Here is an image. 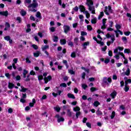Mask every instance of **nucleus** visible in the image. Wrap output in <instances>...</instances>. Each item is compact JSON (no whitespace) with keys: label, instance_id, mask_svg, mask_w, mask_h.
I'll list each match as a JSON object with an SVG mask.
<instances>
[{"label":"nucleus","instance_id":"f257e3e1","mask_svg":"<svg viewBox=\"0 0 131 131\" xmlns=\"http://www.w3.org/2000/svg\"><path fill=\"white\" fill-rule=\"evenodd\" d=\"M33 3L30 4L28 8H32V9H35V8H37L38 7V3H37V1L36 0H33Z\"/></svg>","mask_w":131,"mask_h":131},{"label":"nucleus","instance_id":"f03ea898","mask_svg":"<svg viewBox=\"0 0 131 131\" xmlns=\"http://www.w3.org/2000/svg\"><path fill=\"white\" fill-rule=\"evenodd\" d=\"M87 6L89 7V10L90 11V12H92V14H96V10H95V7L94 6H92V5L91 4H88Z\"/></svg>","mask_w":131,"mask_h":131},{"label":"nucleus","instance_id":"7ed1b4c3","mask_svg":"<svg viewBox=\"0 0 131 131\" xmlns=\"http://www.w3.org/2000/svg\"><path fill=\"white\" fill-rule=\"evenodd\" d=\"M63 29L64 33L67 34V33L70 31V27L68 25H64L63 26Z\"/></svg>","mask_w":131,"mask_h":131},{"label":"nucleus","instance_id":"20e7f679","mask_svg":"<svg viewBox=\"0 0 131 131\" xmlns=\"http://www.w3.org/2000/svg\"><path fill=\"white\" fill-rule=\"evenodd\" d=\"M55 117H56V118L58 119L57 122H58V123H60V122H63V121H64L65 120V119H64V118H60V115L58 114L55 116Z\"/></svg>","mask_w":131,"mask_h":131},{"label":"nucleus","instance_id":"39448f33","mask_svg":"<svg viewBox=\"0 0 131 131\" xmlns=\"http://www.w3.org/2000/svg\"><path fill=\"white\" fill-rule=\"evenodd\" d=\"M44 81L45 83L47 84L49 81H50V80H52V76L49 75L47 77H45L44 78Z\"/></svg>","mask_w":131,"mask_h":131},{"label":"nucleus","instance_id":"423d86ee","mask_svg":"<svg viewBox=\"0 0 131 131\" xmlns=\"http://www.w3.org/2000/svg\"><path fill=\"white\" fill-rule=\"evenodd\" d=\"M1 16H4L5 17H8L9 16V12L8 11H0Z\"/></svg>","mask_w":131,"mask_h":131},{"label":"nucleus","instance_id":"0eeeda50","mask_svg":"<svg viewBox=\"0 0 131 131\" xmlns=\"http://www.w3.org/2000/svg\"><path fill=\"white\" fill-rule=\"evenodd\" d=\"M4 39L7 41H9V43H13V40L11 39V37H10V36H5Z\"/></svg>","mask_w":131,"mask_h":131},{"label":"nucleus","instance_id":"6e6552de","mask_svg":"<svg viewBox=\"0 0 131 131\" xmlns=\"http://www.w3.org/2000/svg\"><path fill=\"white\" fill-rule=\"evenodd\" d=\"M79 9L81 13H85V7L83 5L79 6Z\"/></svg>","mask_w":131,"mask_h":131},{"label":"nucleus","instance_id":"1a4fd4ad","mask_svg":"<svg viewBox=\"0 0 131 131\" xmlns=\"http://www.w3.org/2000/svg\"><path fill=\"white\" fill-rule=\"evenodd\" d=\"M49 49H50V46L49 45H45L41 47L42 51L44 52V53L46 51V50H49Z\"/></svg>","mask_w":131,"mask_h":131},{"label":"nucleus","instance_id":"9d476101","mask_svg":"<svg viewBox=\"0 0 131 131\" xmlns=\"http://www.w3.org/2000/svg\"><path fill=\"white\" fill-rule=\"evenodd\" d=\"M117 95V92L116 91H114L111 94V96L112 99H115V97Z\"/></svg>","mask_w":131,"mask_h":131},{"label":"nucleus","instance_id":"9b49d317","mask_svg":"<svg viewBox=\"0 0 131 131\" xmlns=\"http://www.w3.org/2000/svg\"><path fill=\"white\" fill-rule=\"evenodd\" d=\"M13 88H15V84L13 83L9 82L8 83V88L10 90H12Z\"/></svg>","mask_w":131,"mask_h":131},{"label":"nucleus","instance_id":"f8f14e48","mask_svg":"<svg viewBox=\"0 0 131 131\" xmlns=\"http://www.w3.org/2000/svg\"><path fill=\"white\" fill-rule=\"evenodd\" d=\"M66 39H61L60 40V43L61 46H64V45H66Z\"/></svg>","mask_w":131,"mask_h":131},{"label":"nucleus","instance_id":"ddd939ff","mask_svg":"<svg viewBox=\"0 0 131 131\" xmlns=\"http://www.w3.org/2000/svg\"><path fill=\"white\" fill-rule=\"evenodd\" d=\"M67 113L69 117H72V115L74 114L73 113H72V112L71 111L70 109L67 110Z\"/></svg>","mask_w":131,"mask_h":131},{"label":"nucleus","instance_id":"4468645a","mask_svg":"<svg viewBox=\"0 0 131 131\" xmlns=\"http://www.w3.org/2000/svg\"><path fill=\"white\" fill-rule=\"evenodd\" d=\"M39 55H40V51H36V52L34 53V57L35 58H37V57H39Z\"/></svg>","mask_w":131,"mask_h":131},{"label":"nucleus","instance_id":"2eb2a0df","mask_svg":"<svg viewBox=\"0 0 131 131\" xmlns=\"http://www.w3.org/2000/svg\"><path fill=\"white\" fill-rule=\"evenodd\" d=\"M68 97L70 99H75V96H74V95L71 93L68 94Z\"/></svg>","mask_w":131,"mask_h":131},{"label":"nucleus","instance_id":"dca6fc26","mask_svg":"<svg viewBox=\"0 0 131 131\" xmlns=\"http://www.w3.org/2000/svg\"><path fill=\"white\" fill-rule=\"evenodd\" d=\"M20 88L21 89L20 90V92H22V93H25V92L28 90V89L25 88L23 86H21Z\"/></svg>","mask_w":131,"mask_h":131},{"label":"nucleus","instance_id":"f3484780","mask_svg":"<svg viewBox=\"0 0 131 131\" xmlns=\"http://www.w3.org/2000/svg\"><path fill=\"white\" fill-rule=\"evenodd\" d=\"M86 4L88 5H91V6L94 5V2L92 0H86Z\"/></svg>","mask_w":131,"mask_h":131},{"label":"nucleus","instance_id":"a211bd4d","mask_svg":"<svg viewBox=\"0 0 131 131\" xmlns=\"http://www.w3.org/2000/svg\"><path fill=\"white\" fill-rule=\"evenodd\" d=\"M89 45H90V42L89 41L84 42L83 44V49L85 50V49H86V46H89Z\"/></svg>","mask_w":131,"mask_h":131},{"label":"nucleus","instance_id":"6ab92c4d","mask_svg":"<svg viewBox=\"0 0 131 131\" xmlns=\"http://www.w3.org/2000/svg\"><path fill=\"white\" fill-rule=\"evenodd\" d=\"M74 43L76 46H78V37H75L74 39Z\"/></svg>","mask_w":131,"mask_h":131},{"label":"nucleus","instance_id":"aec40b11","mask_svg":"<svg viewBox=\"0 0 131 131\" xmlns=\"http://www.w3.org/2000/svg\"><path fill=\"white\" fill-rule=\"evenodd\" d=\"M20 14L23 17H24V16L26 15L27 12L23 9L20 11Z\"/></svg>","mask_w":131,"mask_h":131},{"label":"nucleus","instance_id":"412c9836","mask_svg":"<svg viewBox=\"0 0 131 131\" xmlns=\"http://www.w3.org/2000/svg\"><path fill=\"white\" fill-rule=\"evenodd\" d=\"M36 17L39 18V19H41V13L40 12H37Z\"/></svg>","mask_w":131,"mask_h":131},{"label":"nucleus","instance_id":"4be33fe9","mask_svg":"<svg viewBox=\"0 0 131 131\" xmlns=\"http://www.w3.org/2000/svg\"><path fill=\"white\" fill-rule=\"evenodd\" d=\"M68 46H69L71 48H73L74 47L73 45V42L71 41H68Z\"/></svg>","mask_w":131,"mask_h":131},{"label":"nucleus","instance_id":"5701e85b","mask_svg":"<svg viewBox=\"0 0 131 131\" xmlns=\"http://www.w3.org/2000/svg\"><path fill=\"white\" fill-rule=\"evenodd\" d=\"M96 114L98 116L103 115V113L101 111H100V110L99 109L96 112Z\"/></svg>","mask_w":131,"mask_h":131},{"label":"nucleus","instance_id":"b1692460","mask_svg":"<svg viewBox=\"0 0 131 131\" xmlns=\"http://www.w3.org/2000/svg\"><path fill=\"white\" fill-rule=\"evenodd\" d=\"M125 75H127V76H128L129 74H130V70H129V68L127 69V71L126 72H125Z\"/></svg>","mask_w":131,"mask_h":131},{"label":"nucleus","instance_id":"393cba45","mask_svg":"<svg viewBox=\"0 0 131 131\" xmlns=\"http://www.w3.org/2000/svg\"><path fill=\"white\" fill-rule=\"evenodd\" d=\"M92 24H96L97 23V17H94L91 20Z\"/></svg>","mask_w":131,"mask_h":131},{"label":"nucleus","instance_id":"a878e982","mask_svg":"<svg viewBox=\"0 0 131 131\" xmlns=\"http://www.w3.org/2000/svg\"><path fill=\"white\" fill-rule=\"evenodd\" d=\"M84 13L86 15V18H87V19H89V18L91 17V14H90L88 11H85Z\"/></svg>","mask_w":131,"mask_h":131},{"label":"nucleus","instance_id":"bb28decb","mask_svg":"<svg viewBox=\"0 0 131 131\" xmlns=\"http://www.w3.org/2000/svg\"><path fill=\"white\" fill-rule=\"evenodd\" d=\"M107 10H108V7L107 6H105L104 12L106 15H107V16H109V12H108Z\"/></svg>","mask_w":131,"mask_h":131},{"label":"nucleus","instance_id":"cd10ccee","mask_svg":"<svg viewBox=\"0 0 131 131\" xmlns=\"http://www.w3.org/2000/svg\"><path fill=\"white\" fill-rule=\"evenodd\" d=\"M124 91L126 93H127V92H128V91H129V86H125V87L124 88Z\"/></svg>","mask_w":131,"mask_h":131},{"label":"nucleus","instance_id":"c85d7f7f","mask_svg":"<svg viewBox=\"0 0 131 131\" xmlns=\"http://www.w3.org/2000/svg\"><path fill=\"white\" fill-rule=\"evenodd\" d=\"M43 79V76L42 75H40L38 76V80L39 81H40L41 80H42Z\"/></svg>","mask_w":131,"mask_h":131},{"label":"nucleus","instance_id":"c756f323","mask_svg":"<svg viewBox=\"0 0 131 131\" xmlns=\"http://www.w3.org/2000/svg\"><path fill=\"white\" fill-rule=\"evenodd\" d=\"M59 39V37H58L57 36L54 35V39H53V41L54 42H57V41H58V39Z\"/></svg>","mask_w":131,"mask_h":131},{"label":"nucleus","instance_id":"7c9ffc66","mask_svg":"<svg viewBox=\"0 0 131 131\" xmlns=\"http://www.w3.org/2000/svg\"><path fill=\"white\" fill-rule=\"evenodd\" d=\"M93 104H94V106H95V107H98V106H99V105H100V102H99V101H96L94 102Z\"/></svg>","mask_w":131,"mask_h":131},{"label":"nucleus","instance_id":"2f4dec72","mask_svg":"<svg viewBox=\"0 0 131 131\" xmlns=\"http://www.w3.org/2000/svg\"><path fill=\"white\" fill-rule=\"evenodd\" d=\"M62 62H63V64H64L66 65L67 68H69V65H68V63L67 62V60H63Z\"/></svg>","mask_w":131,"mask_h":131},{"label":"nucleus","instance_id":"473e14b6","mask_svg":"<svg viewBox=\"0 0 131 131\" xmlns=\"http://www.w3.org/2000/svg\"><path fill=\"white\" fill-rule=\"evenodd\" d=\"M54 109L56 112H60V110H61V107L59 106L54 107Z\"/></svg>","mask_w":131,"mask_h":131},{"label":"nucleus","instance_id":"72a5a7b5","mask_svg":"<svg viewBox=\"0 0 131 131\" xmlns=\"http://www.w3.org/2000/svg\"><path fill=\"white\" fill-rule=\"evenodd\" d=\"M103 82L104 83H106V84H109V83L107 82V77H105L103 78Z\"/></svg>","mask_w":131,"mask_h":131},{"label":"nucleus","instance_id":"f704fd0d","mask_svg":"<svg viewBox=\"0 0 131 131\" xmlns=\"http://www.w3.org/2000/svg\"><path fill=\"white\" fill-rule=\"evenodd\" d=\"M124 53L126 54H129V53H130V50L128 49H125L124 50Z\"/></svg>","mask_w":131,"mask_h":131},{"label":"nucleus","instance_id":"c9c22d12","mask_svg":"<svg viewBox=\"0 0 131 131\" xmlns=\"http://www.w3.org/2000/svg\"><path fill=\"white\" fill-rule=\"evenodd\" d=\"M115 117V112L113 111L112 113V115L111 116V119H113V118H114Z\"/></svg>","mask_w":131,"mask_h":131},{"label":"nucleus","instance_id":"e433bc0d","mask_svg":"<svg viewBox=\"0 0 131 131\" xmlns=\"http://www.w3.org/2000/svg\"><path fill=\"white\" fill-rule=\"evenodd\" d=\"M49 29L51 32H55V31H56V28L54 27L50 28Z\"/></svg>","mask_w":131,"mask_h":131},{"label":"nucleus","instance_id":"4c0bfd02","mask_svg":"<svg viewBox=\"0 0 131 131\" xmlns=\"http://www.w3.org/2000/svg\"><path fill=\"white\" fill-rule=\"evenodd\" d=\"M87 29L89 31H92V30H93V27H92V26H91V25H88L87 26Z\"/></svg>","mask_w":131,"mask_h":131},{"label":"nucleus","instance_id":"58836bf2","mask_svg":"<svg viewBox=\"0 0 131 131\" xmlns=\"http://www.w3.org/2000/svg\"><path fill=\"white\" fill-rule=\"evenodd\" d=\"M16 21H18V23H21L22 22V19L19 16H18L16 18Z\"/></svg>","mask_w":131,"mask_h":131},{"label":"nucleus","instance_id":"ea45409f","mask_svg":"<svg viewBox=\"0 0 131 131\" xmlns=\"http://www.w3.org/2000/svg\"><path fill=\"white\" fill-rule=\"evenodd\" d=\"M74 111H75L76 112L77 111H80V108L79 106H76V107H74Z\"/></svg>","mask_w":131,"mask_h":131},{"label":"nucleus","instance_id":"a19ab883","mask_svg":"<svg viewBox=\"0 0 131 131\" xmlns=\"http://www.w3.org/2000/svg\"><path fill=\"white\" fill-rule=\"evenodd\" d=\"M32 47L33 48H34V50H37L38 49V46L35 44L32 45Z\"/></svg>","mask_w":131,"mask_h":131},{"label":"nucleus","instance_id":"79ce46f5","mask_svg":"<svg viewBox=\"0 0 131 131\" xmlns=\"http://www.w3.org/2000/svg\"><path fill=\"white\" fill-rule=\"evenodd\" d=\"M60 86L62 88H67V84L65 83H62L60 84Z\"/></svg>","mask_w":131,"mask_h":131},{"label":"nucleus","instance_id":"37998d69","mask_svg":"<svg viewBox=\"0 0 131 131\" xmlns=\"http://www.w3.org/2000/svg\"><path fill=\"white\" fill-rule=\"evenodd\" d=\"M20 103L24 104V103H26V100H25V99H24V98H21L20 99Z\"/></svg>","mask_w":131,"mask_h":131},{"label":"nucleus","instance_id":"c03bdc74","mask_svg":"<svg viewBox=\"0 0 131 131\" xmlns=\"http://www.w3.org/2000/svg\"><path fill=\"white\" fill-rule=\"evenodd\" d=\"M71 57L72 58H76V53H75V52L72 53V54H71Z\"/></svg>","mask_w":131,"mask_h":131},{"label":"nucleus","instance_id":"a18cd8bd","mask_svg":"<svg viewBox=\"0 0 131 131\" xmlns=\"http://www.w3.org/2000/svg\"><path fill=\"white\" fill-rule=\"evenodd\" d=\"M90 91H91V92H92V93H93V92H95V91H97V88H96L95 87H92L90 89Z\"/></svg>","mask_w":131,"mask_h":131},{"label":"nucleus","instance_id":"49530a36","mask_svg":"<svg viewBox=\"0 0 131 131\" xmlns=\"http://www.w3.org/2000/svg\"><path fill=\"white\" fill-rule=\"evenodd\" d=\"M81 36H84V35H88V33L84 31L81 32Z\"/></svg>","mask_w":131,"mask_h":131},{"label":"nucleus","instance_id":"de8ad7c7","mask_svg":"<svg viewBox=\"0 0 131 131\" xmlns=\"http://www.w3.org/2000/svg\"><path fill=\"white\" fill-rule=\"evenodd\" d=\"M115 27L116 29H117L118 30H119V29L121 28V26H120V25H119V24H116Z\"/></svg>","mask_w":131,"mask_h":131},{"label":"nucleus","instance_id":"09e8293b","mask_svg":"<svg viewBox=\"0 0 131 131\" xmlns=\"http://www.w3.org/2000/svg\"><path fill=\"white\" fill-rule=\"evenodd\" d=\"M112 41L111 42L112 43L114 42V40H115V36L114 35H112V37L111 38Z\"/></svg>","mask_w":131,"mask_h":131},{"label":"nucleus","instance_id":"8fccbe9b","mask_svg":"<svg viewBox=\"0 0 131 131\" xmlns=\"http://www.w3.org/2000/svg\"><path fill=\"white\" fill-rule=\"evenodd\" d=\"M86 125L88 126V127H89V128H92V124L90 122H86Z\"/></svg>","mask_w":131,"mask_h":131},{"label":"nucleus","instance_id":"3c124183","mask_svg":"<svg viewBox=\"0 0 131 131\" xmlns=\"http://www.w3.org/2000/svg\"><path fill=\"white\" fill-rule=\"evenodd\" d=\"M69 73L72 75H74L75 74V72L73 71V70H69Z\"/></svg>","mask_w":131,"mask_h":131},{"label":"nucleus","instance_id":"603ef678","mask_svg":"<svg viewBox=\"0 0 131 131\" xmlns=\"http://www.w3.org/2000/svg\"><path fill=\"white\" fill-rule=\"evenodd\" d=\"M24 4L25 5H26V4H31V0H25Z\"/></svg>","mask_w":131,"mask_h":131},{"label":"nucleus","instance_id":"864d4df0","mask_svg":"<svg viewBox=\"0 0 131 131\" xmlns=\"http://www.w3.org/2000/svg\"><path fill=\"white\" fill-rule=\"evenodd\" d=\"M79 8L77 6L75 7L74 8H73V11L75 12H78Z\"/></svg>","mask_w":131,"mask_h":131},{"label":"nucleus","instance_id":"5fc2aeb1","mask_svg":"<svg viewBox=\"0 0 131 131\" xmlns=\"http://www.w3.org/2000/svg\"><path fill=\"white\" fill-rule=\"evenodd\" d=\"M106 21H107V19L106 18H103L102 19V25H103V26H105V25H106Z\"/></svg>","mask_w":131,"mask_h":131},{"label":"nucleus","instance_id":"6e6d98bb","mask_svg":"<svg viewBox=\"0 0 131 131\" xmlns=\"http://www.w3.org/2000/svg\"><path fill=\"white\" fill-rule=\"evenodd\" d=\"M5 76L8 78V79H10L11 78V75H10V73H7L5 74Z\"/></svg>","mask_w":131,"mask_h":131},{"label":"nucleus","instance_id":"4d7b16f0","mask_svg":"<svg viewBox=\"0 0 131 131\" xmlns=\"http://www.w3.org/2000/svg\"><path fill=\"white\" fill-rule=\"evenodd\" d=\"M5 26L6 28H8V29L9 28H10V27H11V26L10 25V24L9 23H6Z\"/></svg>","mask_w":131,"mask_h":131},{"label":"nucleus","instance_id":"13d9d810","mask_svg":"<svg viewBox=\"0 0 131 131\" xmlns=\"http://www.w3.org/2000/svg\"><path fill=\"white\" fill-rule=\"evenodd\" d=\"M23 96H21V99H26V98H27V95H26V93H23L22 94Z\"/></svg>","mask_w":131,"mask_h":131},{"label":"nucleus","instance_id":"bf43d9fd","mask_svg":"<svg viewBox=\"0 0 131 131\" xmlns=\"http://www.w3.org/2000/svg\"><path fill=\"white\" fill-rule=\"evenodd\" d=\"M26 63H28L29 64H30V63H31V61H30V60L29 59V57H27L26 58Z\"/></svg>","mask_w":131,"mask_h":131},{"label":"nucleus","instance_id":"052dcab7","mask_svg":"<svg viewBox=\"0 0 131 131\" xmlns=\"http://www.w3.org/2000/svg\"><path fill=\"white\" fill-rule=\"evenodd\" d=\"M82 89H83V90H86V89L88 88V85H86L85 84H83L82 85Z\"/></svg>","mask_w":131,"mask_h":131},{"label":"nucleus","instance_id":"680f3d73","mask_svg":"<svg viewBox=\"0 0 131 131\" xmlns=\"http://www.w3.org/2000/svg\"><path fill=\"white\" fill-rule=\"evenodd\" d=\"M124 34L126 35V36H128L129 34H130V32L129 31H126L124 32Z\"/></svg>","mask_w":131,"mask_h":131},{"label":"nucleus","instance_id":"e2e57ef3","mask_svg":"<svg viewBox=\"0 0 131 131\" xmlns=\"http://www.w3.org/2000/svg\"><path fill=\"white\" fill-rule=\"evenodd\" d=\"M72 119L73 120H76L77 118H76V116H75V114L74 113L72 115Z\"/></svg>","mask_w":131,"mask_h":131},{"label":"nucleus","instance_id":"0e129e2a","mask_svg":"<svg viewBox=\"0 0 131 131\" xmlns=\"http://www.w3.org/2000/svg\"><path fill=\"white\" fill-rule=\"evenodd\" d=\"M81 114L80 112H77L76 113V118H78V116H80Z\"/></svg>","mask_w":131,"mask_h":131},{"label":"nucleus","instance_id":"69168bd1","mask_svg":"<svg viewBox=\"0 0 131 131\" xmlns=\"http://www.w3.org/2000/svg\"><path fill=\"white\" fill-rule=\"evenodd\" d=\"M30 19L31 20V21H35V18L34 17V16L31 15L30 17Z\"/></svg>","mask_w":131,"mask_h":131},{"label":"nucleus","instance_id":"338daca9","mask_svg":"<svg viewBox=\"0 0 131 131\" xmlns=\"http://www.w3.org/2000/svg\"><path fill=\"white\" fill-rule=\"evenodd\" d=\"M16 80H20L21 79V77L20 75H17L15 77Z\"/></svg>","mask_w":131,"mask_h":131},{"label":"nucleus","instance_id":"774afa93","mask_svg":"<svg viewBox=\"0 0 131 131\" xmlns=\"http://www.w3.org/2000/svg\"><path fill=\"white\" fill-rule=\"evenodd\" d=\"M30 75H35V72H34L33 70H32L30 72Z\"/></svg>","mask_w":131,"mask_h":131}]
</instances>
